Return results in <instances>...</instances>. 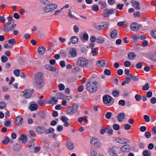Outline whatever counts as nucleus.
I'll list each match as a JSON object with an SVG mask.
<instances>
[{"instance_id": "45", "label": "nucleus", "mask_w": 156, "mask_h": 156, "mask_svg": "<svg viewBox=\"0 0 156 156\" xmlns=\"http://www.w3.org/2000/svg\"><path fill=\"white\" fill-rule=\"evenodd\" d=\"M149 86L148 83H146L145 85L142 87V89L144 90H149Z\"/></svg>"}, {"instance_id": "57", "label": "nucleus", "mask_w": 156, "mask_h": 156, "mask_svg": "<svg viewBox=\"0 0 156 156\" xmlns=\"http://www.w3.org/2000/svg\"><path fill=\"white\" fill-rule=\"evenodd\" d=\"M144 119L147 122H149L150 121V119L148 116L145 115L143 116Z\"/></svg>"}, {"instance_id": "15", "label": "nucleus", "mask_w": 156, "mask_h": 156, "mask_svg": "<svg viewBox=\"0 0 156 156\" xmlns=\"http://www.w3.org/2000/svg\"><path fill=\"white\" fill-rule=\"evenodd\" d=\"M19 139L21 141V143L22 144L26 143L27 141V137L26 135H21Z\"/></svg>"}, {"instance_id": "54", "label": "nucleus", "mask_w": 156, "mask_h": 156, "mask_svg": "<svg viewBox=\"0 0 156 156\" xmlns=\"http://www.w3.org/2000/svg\"><path fill=\"white\" fill-rule=\"evenodd\" d=\"M104 73L105 75L109 76L111 75V71L108 69H106L104 71Z\"/></svg>"}, {"instance_id": "16", "label": "nucleus", "mask_w": 156, "mask_h": 156, "mask_svg": "<svg viewBox=\"0 0 156 156\" xmlns=\"http://www.w3.org/2000/svg\"><path fill=\"white\" fill-rule=\"evenodd\" d=\"M131 3L132 4V6L134 7L135 9L139 10L140 9V3L139 2L134 0H132L131 1Z\"/></svg>"}, {"instance_id": "10", "label": "nucleus", "mask_w": 156, "mask_h": 156, "mask_svg": "<svg viewBox=\"0 0 156 156\" xmlns=\"http://www.w3.org/2000/svg\"><path fill=\"white\" fill-rule=\"evenodd\" d=\"M112 98L110 96L106 95L104 96L103 98V100L104 103L108 104L111 103H113V102L112 101Z\"/></svg>"}, {"instance_id": "50", "label": "nucleus", "mask_w": 156, "mask_h": 156, "mask_svg": "<svg viewBox=\"0 0 156 156\" xmlns=\"http://www.w3.org/2000/svg\"><path fill=\"white\" fill-rule=\"evenodd\" d=\"M20 70L19 69H15L14 70L13 73L17 77L19 76Z\"/></svg>"}, {"instance_id": "18", "label": "nucleus", "mask_w": 156, "mask_h": 156, "mask_svg": "<svg viewBox=\"0 0 156 156\" xmlns=\"http://www.w3.org/2000/svg\"><path fill=\"white\" fill-rule=\"evenodd\" d=\"M69 53L71 56L73 57H76L77 53L76 49L75 48H72L69 50Z\"/></svg>"}, {"instance_id": "25", "label": "nucleus", "mask_w": 156, "mask_h": 156, "mask_svg": "<svg viewBox=\"0 0 156 156\" xmlns=\"http://www.w3.org/2000/svg\"><path fill=\"white\" fill-rule=\"evenodd\" d=\"M109 24L106 22L102 23L101 24V30H103L107 29L109 26Z\"/></svg>"}, {"instance_id": "33", "label": "nucleus", "mask_w": 156, "mask_h": 156, "mask_svg": "<svg viewBox=\"0 0 156 156\" xmlns=\"http://www.w3.org/2000/svg\"><path fill=\"white\" fill-rule=\"evenodd\" d=\"M128 57L129 59H133L135 58L136 55L133 52L129 53L128 54Z\"/></svg>"}, {"instance_id": "56", "label": "nucleus", "mask_w": 156, "mask_h": 156, "mask_svg": "<svg viewBox=\"0 0 156 156\" xmlns=\"http://www.w3.org/2000/svg\"><path fill=\"white\" fill-rule=\"evenodd\" d=\"M8 58L5 55H3L1 57V60L2 62H5L8 60Z\"/></svg>"}, {"instance_id": "5", "label": "nucleus", "mask_w": 156, "mask_h": 156, "mask_svg": "<svg viewBox=\"0 0 156 156\" xmlns=\"http://www.w3.org/2000/svg\"><path fill=\"white\" fill-rule=\"evenodd\" d=\"M87 63L88 61L86 59L83 58H80L77 62L76 65L79 66L83 67L86 66Z\"/></svg>"}, {"instance_id": "20", "label": "nucleus", "mask_w": 156, "mask_h": 156, "mask_svg": "<svg viewBox=\"0 0 156 156\" xmlns=\"http://www.w3.org/2000/svg\"><path fill=\"white\" fill-rule=\"evenodd\" d=\"M116 141L118 143L123 144H126L127 142V140L123 138H117L116 139Z\"/></svg>"}, {"instance_id": "47", "label": "nucleus", "mask_w": 156, "mask_h": 156, "mask_svg": "<svg viewBox=\"0 0 156 156\" xmlns=\"http://www.w3.org/2000/svg\"><path fill=\"white\" fill-rule=\"evenodd\" d=\"M40 2L44 5H47L50 2L48 0H40Z\"/></svg>"}, {"instance_id": "49", "label": "nucleus", "mask_w": 156, "mask_h": 156, "mask_svg": "<svg viewBox=\"0 0 156 156\" xmlns=\"http://www.w3.org/2000/svg\"><path fill=\"white\" fill-rule=\"evenodd\" d=\"M151 35L153 37L156 38V29L153 30L151 31Z\"/></svg>"}, {"instance_id": "62", "label": "nucleus", "mask_w": 156, "mask_h": 156, "mask_svg": "<svg viewBox=\"0 0 156 156\" xmlns=\"http://www.w3.org/2000/svg\"><path fill=\"white\" fill-rule=\"evenodd\" d=\"M145 136L147 138H149L151 136V133L149 132H146L145 133Z\"/></svg>"}, {"instance_id": "27", "label": "nucleus", "mask_w": 156, "mask_h": 156, "mask_svg": "<svg viewBox=\"0 0 156 156\" xmlns=\"http://www.w3.org/2000/svg\"><path fill=\"white\" fill-rule=\"evenodd\" d=\"M38 108V105L37 104H31L30 105L29 107V109L31 111H34L37 110Z\"/></svg>"}, {"instance_id": "14", "label": "nucleus", "mask_w": 156, "mask_h": 156, "mask_svg": "<svg viewBox=\"0 0 156 156\" xmlns=\"http://www.w3.org/2000/svg\"><path fill=\"white\" fill-rule=\"evenodd\" d=\"M58 101V100L56 97H53L50 100H48L47 103L49 104L55 105Z\"/></svg>"}, {"instance_id": "32", "label": "nucleus", "mask_w": 156, "mask_h": 156, "mask_svg": "<svg viewBox=\"0 0 156 156\" xmlns=\"http://www.w3.org/2000/svg\"><path fill=\"white\" fill-rule=\"evenodd\" d=\"M117 31L115 30L112 31L110 34V36L112 38H114L117 36Z\"/></svg>"}, {"instance_id": "17", "label": "nucleus", "mask_w": 156, "mask_h": 156, "mask_svg": "<svg viewBox=\"0 0 156 156\" xmlns=\"http://www.w3.org/2000/svg\"><path fill=\"white\" fill-rule=\"evenodd\" d=\"M45 128L44 127L39 126L36 129V132L38 134H41L44 132Z\"/></svg>"}, {"instance_id": "53", "label": "nucleus", "mask_w": 156, "mask_h": 156, "mask_svg": "<svg viewBox=\"0 0 156 156\" xmlns=\"http://www.w3.org/2000/svg\"><path fill=\"white\" fill-rule=\"evenodd\" d=\"M62 9V8H61L60 9H57L55 10L54 13V15L55 16H57L60 13H61V11Z\"/></svg>"}, {"instance_id": "60", "label": "nucleus", "mask_w": 156, "mask_h": 156, "mask_svg": "<svg viewBox=\"0 0 156 156\" xmlns=\"http://www.w3.org/2000/svg\"><path fill=\"white\" fill-rule=\"evenodd\" d=\"M91 153L92 156H98L97 152L94 149L91 150Z\"/></svg>"}, {"instance_id": "51", "label": "nucleus", "mask_w": 156, "mask_h": 156, "mask_svg": "<svg viewBox=\"0 0 156 156\" xmlns=\"http://www.w3.org/2000/svg\"><path fill=\"white\" fill-rule=\"evenodd\" d=\"M143 64L141 62H140L136 64V67L137 69H140L142 68Z\"/></svg>"}, {"instance_id": "42", "label": "nucleus", "mask_w": 156, "mask_h": 156, "mask_svg": "<svg viewBox=\"0 0 156 156\" xmlns=\"http://www.w3.org/2000/svg\"><path fill=\"white\" fill-rule=\"evenodd\" d=\"M108 152L109 154L111 155H113V154H116L115 152V151L112 148H110L108 150Z\"/></svg>"}, {"instance_id": "36", "label": "nucleus", "mask_w": 156, "mask_h": 156, "mask_svg": "<svg viewBox=\"0 0 156 156\" xmlns=\"http://www.w3.org/2000/svg\"><path fill=\"white\" fill-rule=\"evenodd\" d=\"M28 145L30 149H33L35 147L34 142L32 140H30L28 143Z\"/></svg>"}, {"instance_id": "34", "label": "nucleus", "mask_w": 156, "mask_h": 156, "mask_svg": "<svg viewBox=\"0 0 156 156\" xmlns=\"http://www.w3.org/2000/svg\"><path fill=\"white\" fill-rule=\"evenodd\" d=\"M143 156H151V153L149 150H145L143 152Z\"/></svg>"}, {"instance_id": "35", "label": "nucleus", "mask_w": 156, "mask_h": 156, "mask_svg": "<svg viewBox=\"0 0 156 156\" xmlns=\"http://www.w3.org/2000/svg\"><path fill=\"white\" fill-rule=\"evenodd\" d=\"M131 37L134 42H136L139 40V35H133L131 36Z\"/></svg>"}, {"instance_id": "29", "label": "nucleus", "mask_w": 156, "mask_h": 156, "mask_svg": "<svg viewBox=\"0 0 156 156\" xmlns=\"http://www.w3.org/2000/svg\"><path fill=\"white\" fill-rule=\"evenodd\" d=\"M105 41V38L102 37H99L97 38V43L98 44L103 43Z\"/></svg>"}, {"instance_id": "22", "label": "nucleus", "mask_w": 156, "mask_h": 156, "mask_svg": "<svg viewBox=\"0 0 156 156\" xmlns=\"http://www.w3.org/2000/svg\"><path fill=\"white\" fill-rule=\"evenodd\" d=\"M96 64L98 67H102L104 66L105 62L103 60L101 59L97 61Z\"/></svg>"}, {"instance_id": "52", "label": "nucleus", "mask_w": 156, "mask_h": 156, "mask_svg": "<svg viewBox=\"0 0 156 156\" xmlns=\"http://www.w3.org/2000/svg\"><path fill=\"white\" fill-rule=\"evenodd\" d=\"M38 104L41 106H44L45 104V101L44 100H40L38 101Z\"/></svg>"}, {"instance_id": "63", "label": "nucleus", "mask_w": 156, "mask_h": 156, "mask_svg": "<svg viewBox=\"0 0 156 156\" xmlns=\"http://www.w3.org/2000/svg\"><path fill=\"white\" fill-rule=\"evenodd\" d=\"M67 112L68 114H71L73 113V110L71 107H69L67 110Z\"/></svg>"}, {"instance_id": "58", "label": "nucleus", "mask_w": 156, "mask_h": 156, "mask_svg": "<svg viewBox=\"0 0 156 156\" xmlns=\"http://www.w3.org/2000/svg\"><path fill=\"white\" fill-rule=\"evenodd\" d=\"M125 101L124 100H121L119 101V105L122 106H124L125 105Z\"/></svg>"}, {"instance_id": "8", "label": "nucleus", "mask_w": 156, "mask_h": 156, "mask_svg": "<svg viewBox=\"0 0 156 156\" xmlns=\"http://www.w3.org/2000/svg\"><path fill=\"white\" fill-rule=\"evenodd\" d=\"M90 141L92 145L96 147H99L101 145L100 141L96 138H93Z\"/></svg>"}, {"instance_id": "46", "label": "nucleus", "mask_w": 156, "mask_h": 156, "mask_svg": "<svg viewBox=\"0 0 156 156\" xmlns=\"http://www.w3.org/2000/svg\"><path fill=\"white\" fill-rule=\"evenodd\" d=\"M6 106V104L5 103L1 102H0V109H2L5 108Z\"/></svg>"}, {"instance_id": "12", "label": "nucleus", "mask_w": 156, "mask_h": 156, "mask_svg": "<svg viewBox=\"0 0 156 156\" xmlns=\"http://www.w3.org/2000/svg\"><path fill=\"white\" fill-rule=\"evenodd\" d=\"M23 118L22 116L19 115L16 118L15 121V123L18 126L20 125L23 122Z\"/></svg>"}, {"instance_id": "2", "label": "nucleus", "mask_w": 156, "mask_h": 156, "mask_svg": "<svg viewBox=\"0 0 156 156\" xmlns=\"http://www.w3.org/2000/svg\"><path fill=\"white\" fill-rule=\"evenodd\" d=\"M58 6L56 4H48L43 8V10L45 13L50 12L56 9Z\"/></svg>"}, {"instance_id": "61", "label": "nucleus", "mask_w": 156, "mask_h": 156, "mask_svg": "<svg viewBox=\"0 0 156 156\" xmlns=\"http://www.w3.org/2000/svg\"><path fill=\"white\" fill-rule=\"evenodd\" d=\"M13 17L16 20L19 19L20 17V15L17 13H15L13 15Z\"/></svg>"}, {"instance_id": "48", "label": "nucleus", "mask_w": 156, "mask_h": 156, "mask_svg": "<svg viewBox=\"0 0 156 156\" xmlns=\"http://www.w3.org/2000/svg\"><path fill=\"white\" fill-rule=\"evenodd\" d=\"M7 42L12 45H13L16 42L13 38H12L9 40L7 41Z\"/></svg>"}, {"instance_id": "23", "label": "nucleus", "mask_w": 156, "mask_h": 156, "mask_svg": "<svg viewBox=\"0 0 156 156\" xmlns=\"http://www.w3.org/2000/svg\"><path fill=\"white\" fill-rule=\"evenodd\" d=\"M78 105L77 104L74 103L72 105L71 107L73 110V113L74 114L76 113L78 110Z\"/></svg>"}, {"instance_id": "40", "label": "nucleus", "mask_w": 156, "mask_h": 156, "mask_svg": "<svg viewBox=\"0 0 156 156\" xmlns=\"http://www.w3.org/2000/svg\"><path fill=\"white\" fill-rule=\"evenodd\" d=\"M120 150L123 152H126L127 151V145L125 144L121 147L120 148Z\"/></svg>"}, {"instance_id": "21", "label": "nucleus", "mask_w": 156, "mask_h": 156, "mask_svg": "<svg viewBox=\"0 0 156 156\" xmlns=\"http://www.w3.org/2000/svg\"><path fill=\"white\" fill-rule=\"evenodd\" d=\"M12 144L13 142V141L12 140H10L8 136H6L5 138L2 141V143L5 145L7 144L9 142Z\"/></svg>"}, {"instance_id": "24", "label": "nucleus", "mask_w": 156, "mask_h": 156, "mask_svg": "<svg viewBox=\"0 0 156 156\" xmlns=\"http://www.w3.org/2000/svg\"><path fill=\"white\" fill-rule=\"evenodd\" d=\"M45 68L47 70H50L51 71H56V69L53 66H51L48 65H46L45 66Z\"/></svg>"}, {"instance_id": "3", "label": "nucleus", "mask_w": 156, "mask_h": 156, "mask_svg": "<svg viewBox=\"0 0 156 156\" xmlns=\"http://www.w3.org/2000/svg\"><path fill=\"white\" fill-rule=\"evenodd\" d=\"M42 73H37L34 76L36 83L37 85H40L41 87L44 85Z\"/></svg>"}, {"instance_id": "38", "label": "nucleus", "mask_w": 156, "mask_h": 156, "mask_svg": "<svg viewBox=\"0 0 156 156\" xmlns=\"http://www.w3.org/2000/svg\"><path fill=\"white\" fill-rule=\"evenodd\" d=\"M56 97L58 100V99H62L63 98L64 95L62 93H59L56 94Z\"/></svg>"}, {"instance_id": "9", "label": "nucleus", "mask_w": 156, "mask_h": 156, "mask_svg": "<svg viewBox=\"0 0 156 156\" xmlns=\"http://www.w3.org/2000/svg\"><path fill=\"white\" fill-rule=\"evenodd\" d=\"M129 71L127 69V84L129 83L131 80H133L135 81H137L138 80V78L137 76H133L131 74L129 73Z\"/></svg>"}, {"instance_id": "1", "label": "nucleus", "mask_w": 156, "mask_h": 156, "mask_svg": "<svg viewBox=\"0 0 156 156\" xmlns=\"http://www.w3.org/2000/svg\"><path fill=\"white\" fill-rule=\"evenodd\" d=\"M97 82L95 81L87 82L86 85V88L89 92L94 93L97 90Z\"/></svg>"}, {"instance_id": "39", "label": "nucleus", "mask_w": 156, "mask_h": 156, "mask_svg": "<svg viewBox=\"0 0 156 156\" xmlns=\"http://www.w3.org/2000/svg\"><path fill=\"white\" fill-rule=\"evenodd\" d=\"M88 36L87 34H83V37L82 38L81 40L83 41H85L88 40Z\"/></svg>"}, {"instance_id": "6", "label": "nucleus", "mask_w": 156, "mask_h": 156, "mask_svg": "<svg viewBox=\"0 0 156 156\" xmlns=\"http://www.w3.org/2000/svg\"><path fill=\"white\" fill-rule=\"evenodd\" d=\"M140 25L136 22L132 23L130 26L131 30L133 31H137L139 30Z\"/></svg>"}, {"instance_id": "11", "label": "nucleus", "mask_w": 156, "mask_h": 156, "mask_svg": "<svg viewBox=\"0 0 156 156\" xmlns=\"http://www.w3.org/2000/svg\"><path fill=\"white\" fill-rule=\"evenodd\" d=\"M115 13V11L113 10L105 9L104 11L102 13V15L104 17H108L110 14H112Z\"/></svg>"}, {"instance_id": "44", "label": "nucleus", "mask_w": 156, "mask_h": 156, "mask_svg": "<svg viewBox=\"0 0 156 156\" xmlns=\"http://www.w3.org/2000/svg\"><path fill=\"white\" fill-rule=\"evenodd\" d=\"M35 135V133L34 130L29 131V134H28V136L30 138L34 137Z\"/></svg>"}, {"instance_id": "26", "label": "nucleus", "mask_w": 156, "mask_h": 156, "mask_svg": "<svg viewBox=\"0 0 156 156\" xmlns=\"http://www.w3.org/2000/svg\"><path fill=\"white\" fill-rule=\"evenodd\" d=\"M78 41V38L76 36H72L70 38V42L73 44H76L77 43Z\"/></svg>"}, {"instance_id": "31", "label": "nucleus", "mask_w": 156, "mask_h": 156, "mask_svg": "<svg viewBox=\"0 0 156 156\" xmlns=\"http://www.w3.org/2000/svg\"><path fill=\"white\" fill-rule=\"evenodd\" d=\"M98 3L103 8H105L107 6V3L105 1H103L101 0H100L98 1Z\"/></svg>"}, {"instance_id": "4", "label": "nucleus", "mask_w": 156, "mask_h": 156, "mask_svg": "<svg viewBox=\"0 0 156 156\" xmlns=\"http://www.w3.org/2000/svg\"><path fill=\"white\" fill-rule=\"evenodd\" d=\"M16 26L14 23H7L4 27V31L5 32H8L10 30H12L16 28Z\"/></svg>"}, {"instance_id": "59", "label": "nucleus", "mask_w": 156, "mask_h": 156, "mask_svg": "<svg viewBox=\"0 0 156 156\" xmlns=\"http://www.w3.org/2000/svg\"><path fill=\"white\" fill-rule=\"evenodd\" d=\"M58 87L60 90H62L65 89V86L62 83H60L58 85Z\"/></svg>"}, {"instance_id": "43", "label": "nucleus", "mask_w": 156, "mask_h": 156, "mask_svg": "<svg viewBox=\"0 0 156 156\" xmlns=\"http://www.w3.org/2000/svg\"><path fill=\"white\" fill-rule=\"evenodd\" d=\"M120 94L119 91L114 90L112 92V94L115 97H118Z\"/></svg>"}, {"instance_id": "55", "label": "nucleus", "mask_w": 156, "mask_h": 156, "mask_svg": "<svg viewBox=\"0 0 156 156\" xmlns=\"http://www.w3.org/2000/svg\"><path fill=\"white\" fill-rule=\"evenodd\" d=\"M113 127L114 129L116 130L119 129L120 128L119 125L117 124H114L113 126Z\"/></svg>"}, {"instance_id": "19", "label": "nucleus", "mask_w": 156, "mask_h": 156, "mask_svg": "<svg viewBox=\"0 0 156 156\" xmlns=\"http://www.w3.org/2000/svg\"><path fill=\"white\" fill-rule=\"evenodd\" d=\"M45 50L46 49L44 47L41 46L38 48L37 51L39 54L42 55L45 53Z\"/></svg>"}, {"instance_id": "64", "label": "nucleus", "mask_w": 156, "mask_h": 156, "mask_svg": "<svg viewBox=\"0 0 156 156\" xmlns=\"http://www.w3.org/2000/svg\"><path fill=\"white\" fill-rule=\"evenodd\" d=\"M133 15L135 17H139L140 16V13L139 11H136L134 13Z\"/></svg>"}, {"instance_id": "7", "label": "nucleus", "mask_w": 156, "mask_h": 156, "mask_svg": "<svg viewBox=\"0 0 156 156\" xmlns=\"http://www.w3.org/2000/svg\"><path fill=\"white\" fill-rule=\"evenodd\" d=\"M31 91L29 89H27L24 91H22L20 93V95L22 96H23L26 98H29L31 96Z\"/></svg>"}, {"instance_id": "30", "label": "nucleus", "mask_w": 156, "mask_h": 156, "mask_svg": "<svg viewBox=\"0 0 156 156\" xmlns=\"http://www.w3.org/2000/svg\"><path fill=\"white\" fill-rule=\"evenodd\" d=\"M55 129L54 128L51 127L48 129H45L44 133L45 134H50L52 133H54Z\"/></svg>"}, {"instance_id": "28", "label": "nucleus", "mask_w": 156, "mask_h": 156, "mask_svg": "<svg viewBox=\"0 0 156 156\" xmlns=\"http://www.w3.org/2000/svg\"><path fill=\"white\" fill-rule=\"evenodd\" d=\"M66 146L70 150L73 149L74 147L73 144L71 142H67Z\"/></svg>"}, {"instance_id": "13", "label": "nucleus", "mask_w": 156, "mask_h": 156, "mask_svg": "<svg viewBox=\"0 0 156 156\" xmlns=\"http://www.w3.org/2000/svg\"><path fill=\"white\" fill-rule=\"evenodd\" d=\"M125 117L126 114L123 112H122L118 114L116 116V118L119 122H121L123 121Z\"/></svg>"}, {"instance_id": "41", "label": "nucleus", "mask_w": 156, "mask_h": 156, "mask_svg": "<svg viewBox=\"0 0 156 156\" xmlns=\"http://www.w3.org/2000/svg\"><path fill=\"white\" fill-rule=\"evenodd\" d=\"M94 27L98 30H101V24L100 23H94L93 24Z\"/></svg>"}, {"instance_id": "37", "label": "nucleus", "mask_w": 156, "mask_h": 156, "mask_svg": "<svg viewBox=\"0 0 156 156\" xmlns=\"http://www.w3.org/2000/svg\"><path fill=\"white\" fill-rule=\"evenodd\" d=\"M91 9L93 11L97 12L99 10V7L98 5H92Z\"/></svg>"}]
</instances>
